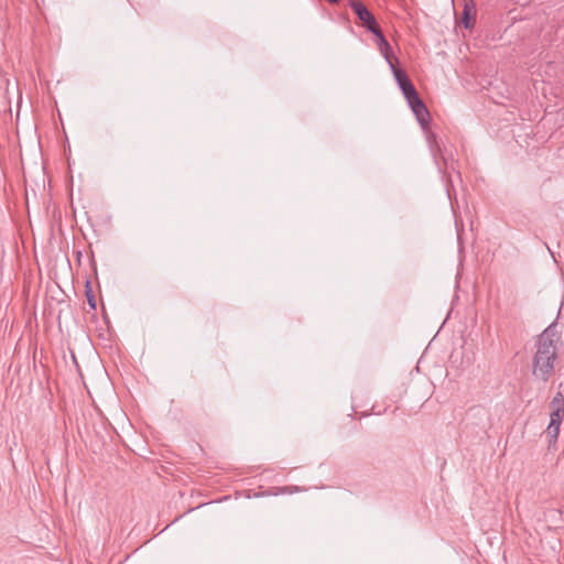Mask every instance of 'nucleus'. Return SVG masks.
<instances>
[{"label": "nucleus", "instance_id": "obj_2", "mask_svg": "<svg viewBox=\"0 0 564 564\" xmlns=\"http://www.w3.org/2000/svg\"><path fill=\"white\" fill-rule=\"evenodd\" d=\"M393 73L394 79L398 83L399 88L403 93L404 98L408 101L411 110L413 111L419 123L424 127L429 123L430 113L424 102L419 97V94L409 79L406 73L398 68L394 64L390 65Z\"/></svg>", "mask_w": 564, "mask_h": 564}, {"label": "nucleus", "instance_id": "obj_10", "mask_svg": "<svg viewBox=\"0 0 564 564\" xmlns=\"http://www.w3.org/2000/svg\"><path fill=\"white\" fill-rule=\"evenodd\" d=\"M282 491L283 492H288V494H292L294 491H299V487H285Z\"/></svg>", "mask_w": 564, "mask_h": 564}, {"label": "nucleus", "instance_id": "obj_1", "mask_svg": "<svg viewBox=\"0 0 564 564\" xmlns=\"http://www.w3.org/2000/svg\"><path fill=\"white\" fill-rule=\"evenodd\" d=\"M554 336L552 326H549L541 333L536 341L532 373L544 382L552 376L556 360Z\"/></svg>", "mask_w": 564, "mask_h": 564}, {"label": "nucleus", "instance_id": "obj_8", "mask_svg": "<svg viewBox=\"0 0 564 564\" xmlns=\"http://www.w3.org/2000/svg\"><path fill=\"white\" fill-rule=\"evenodd\" d=\"M86 297H87V302H88V305L90 306V308L96 310V300H95L93 290L90 288L89 281L86 282Z\"/></svg>", "mask_w": 564, "mask_h": 564}, {"label": "nucleus", "instance_id": "obj_7", "mask_svg": "<svg viewBox=\"0 0 564 564\" xmlns=\"http://www.w3.org/2000/svg\"><path fill=\"white\" fill-rule=\"evenodd\" d=\"M552 410L564 411V397L561 392H557L551 401Z\"/></svg>", "mask_w": 564, "mask_h": 564}, {"label": "nucleus", "instance_id": "obj_11", "mask_svg": "<svg viewBox=\"0 0 564 564\" xmlns=\"http://www.w3.org/2000/svg\"><path fill=\"white\" fill-rule=\"evenodd\" d=\"M327 1H328L329 3H333V4H335V3H338V2H339V0H327Z\"/></svg>", "mask_w": 564, "mask_h": 564}, {"label": "nucleus", "instance_id": "obj_3", "mask_svg": "<svg viewBox=\"0 0 564 564\" xmlns=\"http://www.w3.org/2000/svg\"><path fill=\"white\" fill-rule=\"evenodd\" d=\"M349 6L358 17L360 23L370 32V29L376 30L378 26L376 18L359 0H350Z\"/></svg>", "mask_w": 564, "mask_h": 564}, {"label": "nucleus", "instance_id": "obj_5", "mask_svg": "<svg viewBox=\"0 0 564 564\" xmlns=\"http://www.w3.org/2000/svg\"><path fill=\"white\" fill-rule=\"evenodd\" d=\"M370 32L377 37L378 48L383 55L384 59L389 63V65L394 64L391 61V46L381 32L380 28H377L376 30L370 29Z\"/></svg>", "mask_w": 564, "mask_h": 564}, {"label": "nucleus", "instance_id": "obj_9", "mask_svg": "<svg viewBox=\"0 0 564 564\" xmlns=\"http://www.w3.org/2000/svg\"><path fill=\"white\" fill-rule=\"evenodd\" d=\"M442 160H443L444 165H445L446 169H451V170L454 171V161H453V159H451V162H449L448 158L442 155Z\"/></svg>", "mask_w": 564, "mask_h": 564}, {"label": "nucleus", "instance_id": "obj_4", "mask_svg": "<svg viewBox=\"0 0 564 564\" xmlns=\"http://www.w3.org/2000/svg\"><path fill=\"white\" fill-rule=\"evenodd\" d=\"M564 417V411L552 410L551 413V420L549 423V426L546 429V434L551 438V442H555L558 433H560V426L562 424Z\"/></svg>", "mask_w": 564, "mask_h": 564}, {"label": "nucleus", "instance_id": "obj_6", "mask_svg": "<svg viewBox=\"0 0 564 564\" xmlns=\"http://www.w3.org/2000/svg\"><path fill=\"white\" fill-rule=\"evenodd\" d=\"M462 24L465 29H471L474 26L471 17H470V7L468 4H465L463 13H462Z\"/></svg>", "mask_w": 564, "mask_h": 564}]
</instances>
